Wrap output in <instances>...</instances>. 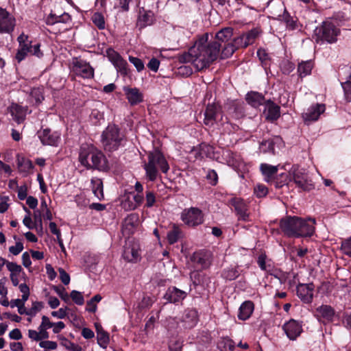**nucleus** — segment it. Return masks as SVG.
<instances>
[{
    "instance_id": "obj_53",
    "label": "nucleus",
    "mask_w": 351,
    "mask_h": 351,
    "mask_svg": "<svg viewBox=\"0 0 351 351\" xmlns=\"http://www.w3.org/2000/svg\"><path fill=\"white\" fill-rule=\"evenodd\" d=\"M74 301L75 304L77 305H82L84 302V297L82 294L75 290H73L71 292V295L69 296Z\"/></svg>"
},
{
    "instance_id": "obj_3",
    "label": "nucleus",
    "mask_w": 351,
    "mask_h": 351,
    "mask_svg": "<svg viewBox=\"0 0 351 351\" xmlns=\"http://www.w3.org/2000/svg\"><path fill=\"white\" fill-rule=\"evenodd\" d=\"M79 161L88 169H97L100 171H106L108 169L104 154L93 145H83L80 147Z\"/></svg>"
},
{
    "instance_id": "obj_29",
    "label": "nucleus",
    "mask_w": 351,
    "mask_h": 351,
    "mask_svg": "<svg viewBox=\"0 0 351 351\" xmlns=\"http://www.w3.org/2000/svg\"><path fill=\"white\" fill-rule=\"evenodd\" d=\"M266 106V118L270 121L277 120L280 115V107L274 102L268 100L265 103Z\"/></svg>"
},
{
    "instance_id": "obj_7",
    "label": "nucleus",
    "mask_w": 351,
    "mask_h": 351,
    "mask_svg": "<svg viewBox=\"0 0 351 351\" xmlns=\"http://www.w3.org/2000/svg\"><path fill=\"white\" fill-rule=\"evenodd\" d=\"M339 34L340 29L331 21H325L315 29L313 38L317 43H334L337 42Z\"/></svg>"
},
{
    "instance_id": "obj_18",
    "label": "nucleus",
    "mask_w": 351,
    "mask_h": 351,
    "mask_svg": "<svg viewBox=\"0 0 351 351\" xmlns=\"http://www.w3.org/2000/svg\"><path fill=\"white\" fill-rule=\"evenodd\" d=\"M325 110L324 104H316L309 107L305 112L302 114L304 121L308 124L310 122L317 121L320 114Z\"/></svg>"
},
{
    "instance_id": "obj_9",
    "label": "nucleus",
    "mask_w": 351,
    "mask_h": 351,
    "mask_svg": "<svg viewBox=\"0 0 351 351\" xmlns=\"http://www.w3.org/2000/svg\"><path fill=\"white\" fill-rule=\"evenodd\" d=\"M270 12L273 14V18L279 21H284L287 26L291 29H294L296 27L295 21L293 17L287 11L283 3L279 0L274 1L269 5Z\"/></svg>"
},
{
    "instance_id": "obj_55",
    "label": "nucleus",
    "mask_w": 351,
    "mask_h": 351,
    "mask_svg": "<svg viewBox=\"0 0 351 351\" xmlns=\"http://www.w3.org/2000/svg\"><path fill=\"white\" fill-rule=\"evenodd\" d=\"M129 61L136 67L138 72L142 71L145 68L143 62L138 58L129 56Z\"/></svg>"
},
{
    "instance_id": "obj_24",
    "label": "nucleus",
    "mask_w": 351,
    "mask_h": 351,
    "mask_svg": "<svg viewBox=\"0 0 351 351\" xmlns=\"http://www.w3.org/2000/svg\"><path fill=\"white\" fill-rule=\"evenodd\" d=\"M122 256L128 262H137L140 258L138 249L134 245H126Z\"/></svg>"
},
{
    "instance_id": "obj_36",
    "label": "nucleus",
    "mask_w": 351,
    "mask_h": 351,
    "mask_svg": "<svg viewBox=\"0 0 351 351\" xmlns=\"http://www.w3.org/2000/svg\"><path fill=\"white\" fill-rule=\"evenodd\" d=\"M182 237V232L179 226L176 224L173 225L172 229L170 230L167 235V241L169 244L172 245L178 242Z\"/></svg>"
},
{
    "instance_id": "obj_30",
    "label": "nucleus",
    "mask_w": 351,
    "mask_h": 351,
    "mask_svg": "<svg viewBox=\"0 0 351 351\" xmlns=\"http://www.w3.org/2000/svg\"><path fill=\"white\" fill-rule=\"evenodd\" d=\"M254 311V304L251 301L244 302L239 308L238 318L241 320H246L250 318Z\"/></svg>"
},
{
    "instance_id": "obj_21",
    "label": "nucleus",
    "mask_w": 351,
    "mask_h": 351,
    "mask_svg": "<svg viewBox=\"0 0 351 351\" xmlns=\"http://www.w3.org/2000/svg\"><path fill=\"white\" fill-rule=\"evenodd\" d=\"M123 91L126 95L128 102L132 106L138 104L143 101V95L137 88L125 86L123 88Z\"/></svg>"
},
{
    "instance_id": "obj_40",
    "label": "nucleus",
    "mask_w": 351,
    "mask_h": 351,
    "mask_svg": "<svg viewBox=\"0 0 351 351\" xmlns=\"http://www.w3.org/2000/svg\"><path fill=\"white\" fill-rule=\"evenodd\" d=\"M257 263L259 267L266 271H272L273 266L270 260H267V256L265 254H261L258 256Z\"/></svg>"
},
{
    "instance_id": "obj_56",
    "label": "nucleus",
    "mask_w": 351,
    "mask_h": 351,
    "mask_svg": "<svg viewBox=\"0 0 351 351\" xmlns=\"http://www.w3.org/2000/svg\"><path fill=\"white\" fill-rule=\"evenodd\" d=\"M34 223L36 228H40V230H43V223H42V215L41 211L40 210H36L34 212Z\"/></svg>"
},
{
    "instance_id": "obj_26",
    "label": "nucleus",
    "mask_w": 351,
    "mask_h": 351,
    "mask_svg": "<svg viewBox=\"0 0 351 351\" xmlns=\"http://www.w3.org/2000/svg\"><path fill=\"white\" fill-rule=\"evenodd\" d=\"M278 166H274L267 163H262L260 165V171L264 176L265 180L267 182H271L276 175Z\"/></svg>"
},
{
    "instance_id": "obj_35",
    "label": "nucleus",
    "mask_w": 351,
    "mask_h": 351,
    "mask_svg": "<svg viewBox=\"0 0 351 351\" xmlns=\"http://www.w3.org/2000/svg\"><path fill=\"white\" fill-rule=\"evenodd\" d=\"M17 165L19 171L25 173V176L32 173L34 165L30 160L24 157L18 158Z\"/></svg>"
},
{
    "instance_id": "obj_57",
    "label": "nucleus",
    "mask_w": 351,
    "mask_h": 351,
    "mask_svg": "<svg viewBox=\"0 0 351 351\" xmlns=\"http://www.w3.org/2000/svg\"><path fill=\"white\" fill-rule=\"evenodd\" d=\"M53 290L66 302L70 301V297L64 287H54Z\"/></svg>"
},
{
    "instance_id": "obj_42",
    "label": "nucleus",
    "mask_w": 351,
    "mask_h": 351,
    "mask_svg": "<svg viewBox=\"0 0 351 351\" xmlns=\"http://www.w3.org/2000/svg\"><path fill=\"white\" fill-rule=\"evenodd\" d=\"M117 71L123 76H126L130 73L128 62L122 58L118 60L114 64Z\"/></svg>"
},
{
    "instance_id": "obj_44",
    "label": "nucleus",
    "mask_w": 351,
    "mask_h": 351,
    "mask_svg": "<svg viewBox=\"0 0 351 351\" xmlns=\"http://www.w3.org/2000/svg\"><path fill=\"white\" fill-rule=\"evenodd\" d=\"M91 20L94 25L99 29H104L106 27V22L104 17L101 13L95 12L91 17Z\"/></svg>"
},
{
    "instance_id": "obj_2",
    "label": "nucleus",
    "mask_w": 351,
    "mask_h": 351,
    "mask_svg": "<svg viewBox=\"0 0 351 351\" xmlns=\"http://www.w3.org/2000/svg\"><path fill=\"white\" fill-rule=\"evenodd\" d=\"M313 219H303L297 216H286L280 220L281 232L288 237L300 238L311 237L315 230Z\"/></svg>"
},
{
    "instance_id": "obj_10",
    "label": "nucleus",
    "mask_w": 351,
    "mask_h": 351,
    "mask_svg": "<svg viewBox=\"0 0 351 351\" xmlns=\"http://www.w3.org/2000/svg\"><path fill=\"white\" fill-rule=\"evenodd\" d=\"M181 219L185 224L196 226L203 223L204 215L199 208L191 207L182 212Z\"/></svg>"
},
{
    "instance_id": "obj_15",
    "label": "nucleus",
    "mask_w": 351,
    "mask_h": 351,
    "mask_svg": "<svg viewBox=\"0 0 351 351\" xmlns=\"http://www.w3.org/2000/svg\"><path fill=\"white\" fill-rule=\"evenodd\" d=\"M282 329L290 340H295L302 332L301 322L291 319L284 324Z\"/></svg>"
},
{
    "instance_id": "obj_6",
    "label": "nucleus",
    "mask_w": 351,
    "mask_h": 351,
    "mask_svg": "<svg viewBox=\"0 0 351 351\" xmlns=\"http://www.w3.org/2000/svg\"><path fill=\"white\" fill-rule=\"evenodd\" d=\"M125 141L124 135L116 125H109L101 134V143L107 152H114L119 149Z\"/></svg>"
},
{
    "instance_id": "obj_32",
    "label": "nucleus",
    "mask_w": 351,
    "mask_h": 351,
    "mask_svg": "<svg viewBox=\"0 0 351 351\" xmlns=\"http://www.w3.org/2000/svg\"><path fill=\"white\" fill-rule=\"evenodd\" d=\"M71 21V16L66 13L64 12L60 14V16H55L53 14H49L46 19V23L49 25H52L56 23H69Z\"/></svg>"
},
{
    "instance_id": "obj_48",
    "label": "nucleus",
    "mask_w": 351,
    "mask_h": 351,
    "mask_svg": "<svg viewBox=\"0 0 351 351\" xmlns=\"http://www.w3.org/2000/svg\"><path fill=\"white\" fill-rule=\"evenodd\" d=\"M260 32L258 29H252L250 31L247 32L246 34H243L245 36V39L248 45H252L254 43L256 38L258 36Z\"/></svg>"
},
{
    "instance_id": "obj_34",
    "label": "nucleus",
    "mask_w": 351,
    "mask_h": 351,
    "mask_svg": "<svg viewBox=\"0 0 351 351\" xmlns=\"http://www.w3.org/2000/svg\"><path fill=\"white\" fill-rule=\"evenodd\" d=\"M91 187L95 196L99 200L104 199L103 182L100 178H93L91 179Z\"/></svg>"
},
{
    "instance_id": "obj_22",
    "label": "nucleus",
    "mask_w": 351,
    "mask_h": 351,
    "mask_svg": "<svg viewBox=\"0 0 351 351\" xmlns=\"http://www.w3.org/2000/svg\"><path fill=\"white\" fill-rule=\"evenodd\" d=\"M192 260L202 269L208 267L211 263V253L208 251H199L193 254Z\"/></svg>"
},
{
    "instance_id": "obj_27",
    "label": "nucleus",
    "mask_w": 351,
    "mask_h": 351,
    "mask_svg": "<svg viewBox=\"0 0 351 351\" xmlns=\"http://www.w3.org/2000/svg\"><path fill=\"white\" fill-rule=\"evenodd\" d=\"M232 35L233 29L232 27H225L216 34L215 39L213 41H217L221 44V48H222V45L229 43Z\"/></svg>"
},
{
    "instance_id": "obj_38",
    "label": "nucleus",
    "mask_w": 351,
    "mask_h": 351,
    "mask_svg": "<svg viewBox=\"0 0 351 351\" xmlns=\"http://www.w3.org/2000/svg\"><path fill=\"white\" fill-rule=\"evenodd\" d=\"M121 206L126 211L136 209L130 193H125L121 198Z\"/></svg>"
},
{
    "instance_id": "obj_13",
    "label": "nucleus",
    "mask_w": 351,
    "mask_h": 351,
    "mask_svg": "<svg viewBox=\"0 0 351 351\" xmlns=\"http://www.w3.org/2000/svg\"><path fill=\"white\" fill-rule=\"evenodd\" d=\"M313 315L319 322L326 324L334 321L335 310L330 305L322 304L315 309Z\"/></svg>"
},
{
    "instance_id": "obj_39",
    "label": "nucleus",
    "mask_w": 351,
    "mask_h": 351,
    "mask_svg": "<svg viewBox=\"0 0 351 351\" xmlns=\"http://www.w3.org/2000/svg\"><path fill=\"white\" fill-rule=\"evenodd\" d=\"M217 347L221 351H232L234 348V343L228 337H222L219 341Z\"/></svg>"
},
{
    "instance_id": "obj_5",
    "label": "nucleus",
    "mask_w": 351,
    "mask_h": 351,
    "mask_svg": "<svg viewBox=\"0 0 351 351\" xmlns=\"http://www.w3.org/2000/svg\"><path fill=\"white\" fill-rule=\"evenodd\" d=\"M19 47L15 56L18 62H21L29 54L38 58L43 56V53L40 50V44L36 43L32 45V41L29 39L28 35L21 33L17 38Z\"/></svg>"
},
{
    "instance_id": "obj_4",
    "label": "nucleus",
    "mask_w": 351,
    "mask_h": 351,
    "mask_svg": "<svg viewBox=\"0 0 351 351\" xmlns=\"http://www.w3.org/2000/svg\"><path fill=\"white\" fill-rule=\"evenodd\" d=\"M146 176L150 181H154L158 176V169L166 173L169 169V164L162 153L158 149L149 152L147 162L144 164Z\"/></svg>"
},
{
    "instance_id": "obj_54",
    "label": "nucleus",
    "mask_w": 351,
    "mask_h": 351,
    "mask_svg": "<svg viewBox=\"0 0 351 351\" xmlns=\"http://www.w3.org/2000/svg\"><path fill=\"white\" fill-rule=\"evenodd\" d=\"M5 265L10 274H20L23 270L21 266L16 263L7 261Z\"/></svg>"
},
{
    "instance_id": "obj_58",
    "label": "nucleus",
    "mask_w": 351,
    "mask_h": 351,
    "mask_svg": "<svg viewBox=\"0 0 351 351\" xmlns=\"http://www.w3.org/2000/svg\"><path fill=\"white\" fill-rule=\"evenodd\" d=\"M232 43H233L234 46L236 47V49L240 47H246L248 46V44L246 42V40L245 39V36L243 34L237 38H234Z\"/></svg>"
},
{
    "instance_id": "obj_37",
    "label": "nucleus",
    "mask_w": 351,
    "mask_h": 351,
    "mask_svg": "<svg viewBox=\"0 0 351 351\" xmlns=\"http://www.w3.org/2000/svg\"><path fill=\"white\" fill-rule=\"evenodd\" d=\"M313 64L311 60L300 62L298 66V73L299 76L302 78L311 73Z\"/></svg>"
},
{
    "instance_id": "obj_16",
    "label": "nucleus",
    "mask_w": 351,
    "mask_h": 351,
    "mask_svg": "<svg viewBox=\"0 0 351 351\" xmlns=\"http://www.w3.org/2000/svg\"><path fill=\"white\" fill-rule=\"evenodd\" d=\"M38 136L44 145L57 146L60 141V134L47 128L39 130Z\"/></svg>"
},
{
    "instance_id": "obj_8",
    "label": "nucleus",
    "mask_w": 351,
    "mask_h": 351,
    "mask_svg": "<svg viewBox=\"0 0 351 351\" xmlns=\"http://www.w3.org/2000/svg\"><path fill=\"white\" fill-rule=\"evenodd\" d=\"M290 181H293L297 187L302 191H309L314 188V185L306 173L305 169L293 165L289 171Z\"/></svg>"
},
{
    "instance_id": "obj_31",
    "label": "nucleus",
    "mask_w": 351,
    "mask_h": 351,
    "mask_svg": "<svg viewBox=\"0 0 351 351\" xmlns=\"http://www.w3.org/2000/svg\"><path fill=\"white\" fill-rule=\"evenodd\" d=\"M246 101L254 108H257L265 102L264 96L258 92H250L246 95Z\"/></svg>"
},
{
    "instance_id": "obj_64",
    "label": "nucleus",
    "mask_w": 351,
    "mask_h": 351,
    "mask_svg": "<svg viewBox=\"0 0 351 351\" xmlns=\"http://www.w3.org/2000/svg\"><path fill=\"white\" fill-rule=\"evenodd\" d=\"M341 250L345 254L351 256V237L342 242Z\"/></svg>"
},
{
    "instance_id": "obj_62",
    "label": "nucleus",
    "mask_w": 351,
    "mask_h": 351,
    "mask_svg": "<svg viewBox=\"0 0 351 351\" xmlns=\"http://www.w3.org/2000/svg\"><path fill=\"white\" fill-rule=\"evenodd\" d=\"M267 193V188L263 184H258L254 188V193L258 197H265Z\"/></svg>"
},
{
    "instance_id": "obj_1",
    "label": "nucleus",
    "mask_w": 351,
    "mask_h": 351,
    "mask_svg": "<svg viewBox=\"0 0 351 351\" xmlns=\"http://www.w3.org/2000/svg\"><path fill=\"white\" fill-rule=\"evenodd\" d=\"M221 44L209 40V34L205 33L198 36L193 46L187 52L180 55V62H191L198 70L208 67L219 56Z\"/></svg>"
},
{
    "instance_id": "obj_63",
    "label": "nucleus",
    "mask_w": 351,
    "mask_h": 351,
    "mask_svg": "<svg viewBox=\"0 0 351 351\" xmlns=\"http://www.w3.org/2000/svg\"><path fill=\"white\" fill-rule=\"evenodd\" d=\"M130 194L132 195L133 202L135 204L136 208H137L138 206L141 205L144 200L143 195L140 193H134L132 192H130Z\"/></svg>"
},
{
    "instance_id": "obj_28",
    "label": "nucleus",
    "mask_w": 351,
    "mask_h": 351,
    "mask_svg": "<svg viewBox=\"0 0 351 351\" xmlns=\"http://www.w3.org/2000/svg\"><path fill=\"white\" fill-rule=\"evenodd\" d=\"M10 112L13 119L17 123H21L25 120L26 109H25L23 107L18 104H13L10 108Z\"/></svg>"
},
{
    "instance_id": "obj_61",
    "label": "nucleus",
    "mask_w": 351,
    "mask_h": 351,
    "mask_svg": "<svg viewBox=\"0 0 351 351\" xmlns=\"http://www.w3.org/2000/svg\"><path fill=\"white\" fill-rule=\"evenodd\" d=\"M43 304L40 302H34L32 303L31 308L28 310V315L35 316L36 314L41 310Z\"/></svg>"
},
{
    "instance_id": "obj_60",
    "label": "nucleus",
    "mask_w": 351,
    "mask_h": 351,
    "mask_svg": "<svg viewBox=\"0 0 351 351\" xmlns=\"http://www.w3.org/2000/svg\"><path fill=\"white\" fill-rule=\"evenodd\" d=\"M280 66L282 73L285 74H289L295 68L294 64L288 60L282 62Z\"/></svg>"
},
{
    "instance_id": "obj_14",
    "label": "nucleus",
    "mask_w": 351,
    "mask_h": 351,
    "mask_svg": "<svg viewBox=\"0 0 351 351\" xmlns=\"http://www.w3.org/2000/svg\"><path fill=\"white\" fill-rule=\"evenodd\" d=\"M221 114L220 106L216 104H208L204 111L203 123L208 128H211L217 122Z\"/></svg>"
},
{
    "instance_id": "obj_25",
    "label": "nucleus",
    "mask_w": 351,
    "mask_h": 351,
    "mask_svg": "<svg viewBox=\"0 0 351 351\" xmlns=\"http://www.w3.org/2000/svg\"><path fill=\"white\" fill-rule=\"evenodd\" d=\"M198 320L197 312L194 308L187 309L184 311L182 316V322L186 328L194 327Z\"/></svg>"
},
{
    "instance_id": "obj_33",
    "label": "nucleus",
    "mask_w": 351,
    "mask_h": 351,
    "mask_svg": "<svg viewBox=\"0 0 351 351\" xmlns=\"http://www.w3.org/2000/svg\"><path fill=\"white\" fill-rule=\"evenodd\" d=\"M190 278L195 287L198 285L204 286L210 282V278L204 274L199 271H193L190 274Z\"/></svg>"
},
{
    "instance_id": "obj_51",
    "label": "nucleus",
    "mask_w": 351,
    "mask_h": 351,
    "mask_svg": "<svg viewBox=\"0 0 351 351\" xmlns=\"http://www.w3.org/2000/svg\"><path fill=\"white\" fill-rule=\"evenodd\" d=\"M145 205L147 208H152L154 206L156 202L155 194L151 191H147L145 192Z\"/></svg>"
},
{
    "instance_id": "obj_46",
    "label": "nucleus",
    "mask_w": 351,
    "mask_h": 351,
    "mask_svg": "<svg viewBox=\"0 0 351 351\" xmlns=\"http://www.w3.org/2000/svg\"><path fill=\"white\" fill-rule=\"evenodd\" d=\"M97 339V343L103 348H106L110 341L109 335L106 331L98 332Z\"/></svg>"
},
{
    "instance_id": "obj_41",
    "label": "nucleus",
    "mask_w": 351,
    "mask_h": 351,
    "mask_svg": "<svg viewBox=\"0 0 351 351\" xmlns=\"http://www.w3.org/2000/svg\"><path fill=\"white\" fill-rule=\"evenodd\" d=\"M212 147L205 143L200 144L199 147L194 149L192 152L195 155V158H203L205 156H207V152L211 150Z\"/></svg>"
},
{
    "instance_id": "obj_52",
    "label": "nucleus",
    "mask_w": 351,
    "mask_h": 351,
    "mask_svg": "<svg viewBox=\"0 0 351 351\" xmlns=\"http://www.w3.org/2000/svg\"><path fill=\"white\" fill-rule=\"evenodd\" d=\"M106 54L107 57L108 58L109 60L112 63V64H114L118 60L122 58L121 55L115 51L113 49H108L106 50Z\"/></svg>"
},
{
    "instance_id": "obj_23",
    "label": "nucleus",
    "mask_w": 351,
    "mask_h": 351,
    "mask_svg": "<svg viewBox=\"0 0 351 351\" xmlns=\"http://www.w3.org/2000/svg\"><path fill=\"white\" fill-rule=\"evenodd\" d=\"M232 206L237 212L239 219L243 221H247L248 219L247 208L244 201L239 198H234L232 199Z\"/></svg>"
},
{
    "instance_id": "obj_17",
    "label": "nucleus",
    "mask_w": 351,
    "mask_h": 351,
    "mask_svg": "<svg viewBox=\"0 0 351 351\" xmlns=\"http://www.w3.org/2000/svg\"><path fill=\"white\" fill-rule=\"evenodd\" d=\"M296 291L298 296L304 303L309 304L312 302L314 291L313 283L299 284Z\"/></svg>"
},
{
    "instance_id": "obj_59",
    "label": "nucleus",
    "mask_w": 351,
    "mask_h": 351,
    "mask_svg": "<svg viewBox=\"0 0 351 351\" xmlns=\"http://www.w3.org/2000/svg\"><path fill=\"white\" fill-rule=\"evenodd\" d=\"M206 179L210 184L215 186L218 181V176L215 170H208L206 174Z\"/></svg>"
},
{
    "instance_id": "obj_47",
    "label": "nucleus",
    "mask_w": 351,
    "mask_h": 351,
    "mask_svg": "<svg viewBox=\"0 0 351 351\" xmlns=\"http://www.w3.org/2000/svg\"><path fill=\"white\" fill-rule=\"evenodd\" d=\"M101 296L99 294L95 295L90 300L87 302L86 310L88 312L95 313L97 310L96 303L100 302Z\"/></svg>"
},
{
    "instance_id": "obj_50",
    "label": "nucleus",
    "mask_w": 351,
    "mask_h": 351,
    "mask_svg": "<svg viewBox=\"0 0 351 351\" xmlns=\"http://www.w3.org/2000/svg\"><path fill=\"white\" fill-rule=\"evenodd\" d=\"M31 97L35 99L36 103L40 104L44 99L43 89L41 88H34L31 90Z\"/></svg>"
},
{
    "instance_id": "obj_43",
    "label": "nucleus",
    "mask_w": 351,
    "mask_h": 351,
    "mask_svg": "<svg viewBox=\"0 0 351 351\" xmlns=\"http://www.w3.org/2000/svg\"><path fill=\"white\" fill-rule=\"evenodd\" d=\"M223 45V46L222 47L223 48L221 53V58L222 59L228 58L237 50L236 47L234 46L232 42Z\"/></svg>"
},
{
    "instance_id": "obj_11",
    "label": "nucleus",
    "mask_w": 351,
    "mask_h": 351,
    "mask_svg": "<svg viewBox=\"0 0 351 351\" xmlns=\"http://www.w3.org/2000/svg\"><path fill=\"white\" fill-rule=\"evenodd\" d=\"M73 73L83 78L90 79L94 76V69L85 60L75 58L73 60Z\"/></svg>"
},
{
    "instance_id": "obj_19",
    "label": "nucleus",
    "mask_w": 351,
    "mask_h": 351,
    "mask_svg": "<svg viewBox=\"0 0 351 351\" xmlns=\"http://www.w3.org/2000/svg\"><path fill=\"white\" fill-rule=\"evenodd\" d=\"M187 295L186 292L176 287H169L164 295V298L170 303H178L182 301Z\"/></svg>"
},
{
    "instance_id": "obj_12",
    "label": "nucleus",
    "mask_w": 351,
    "mask_h": 351,
    "mask_svg": "<svg viewBox=\"0 0 351 351\" xmlns=\"http://www.w3.org/2000/svg\"><path fill=\"white\" fill-rule=\"evenodd\" d=\"M15 26V17L5 8L0 7V34H11Z\"/></svg>"
},
{
    "instance_id": "obj_45",
    "label": "nucleus",
    "mask_w": 351,
    "mask_h": 351,
    "mask_svg": "<svg viewBox=\"0 0 351 351\" xmlns=\"http://www.w3.org/2000/svg\"><path fill=\"white\" fill-rule=\"evenodd\" d=\"M240 273L235 267L228 268L223 270L222 276L228 280H233L236 279Z\"/></svg>"
},
{
    "instance_id": "obj_20",
    "label": "nucleus",
    "mask_w": 351,
    "mask_h": 351,
    "mask_svg": "<svg viewBox=\"0 0 351 351\" xmlns=\"http://www.w3.org/2000/svg\"><path fill=\"white\" fill-rule=\"evenodd\" d=\"M154 21V14L150 10H146L144 8H139L136 25L140 29L144 28L153 24Z\"/></svg>"
},
{
    "instance_id": "obj_49",
    "label": "nucleus",
    "mask_w": 351,
    "mask_h": 351,
    "mask_svg": "<svg viewBox=\"0 0 351 351\" xmlns=\"http://www.w3.org/2000/svg\"><path fill=\"white\" fill-rule=\"evenodd\" d=\"M260 151L263 153L271 152L274 154V142L271 140H267L261 142L259 147Z\"/></svg>"
}]
</instances>
